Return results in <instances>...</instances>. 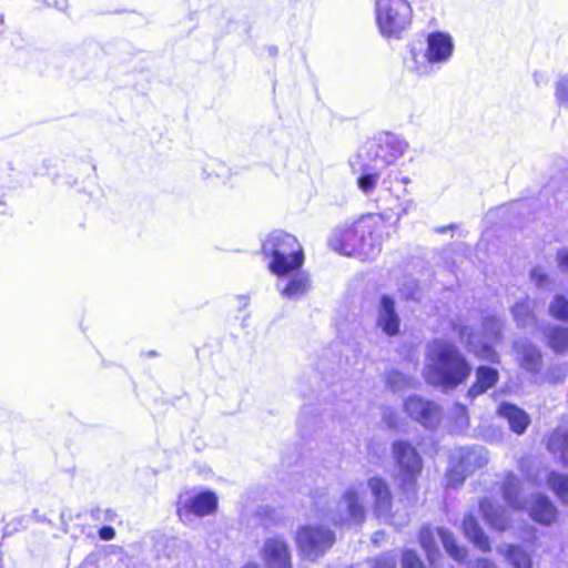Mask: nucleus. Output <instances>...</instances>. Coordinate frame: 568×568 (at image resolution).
Segmentation results:
<instances>
[{
  "label": "nucleus",
  "mask_w": 568,
  "mask_h": 568,
  "mask_svg": "<svg viewBox=\"0 0 568 568\" xmlns=\"http://www.w3.org/2000/svg\"><path fill=\"white\" fill-rule=\"evenodd\" d=\"M367 488L374 500L375 516L384 523L397 525L390 514L393 498L388 484L381 477H372L367 481Z\"/></svg>",
  "instance_id": "13"
},
{
  "label": "nucleus",
  "mask_w": 568,
  "mask_h": 568,
  "mask_svg": "<svg viewBox=\"0 0 568 568\" xmlns=\"http://www.w3.org/2000/svg\"><path fill=\"white\" fill-rule=\"evenodd\" d=\"M497 552L513 568H532L534 566L531 554L520 545L504 542L497 547Z\"/></svg>",
  "instance_id": "21"
},
{
  "label": "nucleus",
  "mask_w": 568,
  "mask_h": 568,
  "mask_svg": "<svg viewBox=\"0 0 568 568\" xmlns=\"http://www.w3.org/2000/svg\"><path fill=\"white\" fill-rule=\"evenodd\" d=\"M390 220L392 214L387 212L363 215L352 224L336 227L328 245L346 256L373 260L379 254L383 241L389 236Z\"/></svg>",
  "instance_id": "2"
},
{
  "label": "nucleus",
  "mask_w": 568,
  "mask_h": 568,
  "mask_svg": "<svg viewBox=\"0 0 568 568\" xmlns=\"http://www.w3.org/2000/svg\"><path fill=\"white\" fill-rule=\"evenodd\" d=\"M115 536V530L111 526H103L99 530V537L102 540H112Z\"/></svg>",
  "instance_id": "43"
},
{
  "label": "nucleus",
  "mask_w": 568,
  "mask_h": 568,
  "mask_svg": "<svg viewBox=\"0 0 568 568\" xmlns=\"http://www.w3.org/2000/svg\"><path fill=\"white\" fill-rule=\"evenodd\" d=\"M387 385L394 390L399 392L413 386V378L398 371H392L387 375Z\"/></svg>",
  "instance_id": "32"
},
{
  "label": "nucleus",
  "mask_w": 568,
  "mask_h": 568,
  "mask_svg": "<svg viewBox=\"0 0 568 568\" xmlns=\"http://www.w3.org/2000/svg\"><path fill=\"white\" fill-rule=\"evenodd\" d=\"M217 507V497L212 491H201L192 496H181L178 515L181 520H191V516L203 517L212 514Z\"/></svg>",
  "instance_id": "12"
},
{
  "label": "nucleus",
  "mask_w": 568,
  "mask_h": 568,
  "mask_svg": "<svg viewBox=\"0 0 568 568\" xmlns=\"http://www.w3.org/2000/svg\"><path fill=\"white\" fill-rule=\"evenodd\" d=\"M547 486L564 505L568 506V475L550 471L547 476Z\"/></svg>",
  "instance_id": "29"
},
{
  "label": "nucleus",
  "mask_w": 568,
  "mask_h": 568,
  "mask_svg": "<svg viewBox=\"0 0 568 568\" xmlns=\"http://www.w3.org/2000/svg\"><path fill=\"white\" fill-rule=\"evenodd\" d=\"M549 347L556 353L568 349V328L559 325L548 326L544 331Z\"/></svg>",
  "instance_id": "27"
},
{
  "label": "nucleus",
  "mask_w": 568,
  "mask_h": 568,
  "mask_svg": "<svg viewBox=\"0 0 568 568\" xmlns=\"http://www.w3.org/2000/svg\"><path fill=\"white\" fill-rule=\"evenodd\" d=\"M475 377V383L467 392V397L471 400L493 388L498 382L499 374L496 368L480 365L476 368Z\"/></svg>",
  "instance_id": "19"
},
{
  "label": "nucleus",
  "mask_w": 568,
  "mask_h": 568,
  "mask_svg": "<svg viewBox=\"0 0 568 568\" xmlns=\"http://www.w3.org/2000/svg\"><path fill=\"white\" fill-rule=\"evenodd\" d=\"M400 295L406 300H417L418 298V285L414 278H405L399 287Z\"/></svg>",
  "instance_id": "36"
},
{
  "label": "nucleus",
  "mask_w": 568,
  "mask_h": 568,
  "mask_svg": "<svg viewBox=\"0 0 568 568\" xmlns=\"http://www.w3.org/2000/svg\"><path fill=\"white\" fill-rule=\"evenodd\" d=\"M365 494L366 487L364 484L349 486L337 503L336 510H329L324 517H327L336 526L346 524L361 525L366 516Z\"/></svg>",
  "instance_id": "9"
},
{
  "label": "nucleus",
  "mask_w": 568,
  "mask_h": 568,
  "mask_svg": "<svg viewBox=\"0 0 568 568\" xmlns=\"http://www.w3.org/2000/svg\"><path fill=\"white\" fill-rule=\"evenodd\" d=\"M237 301H239V306L241 308H244L248 305V297L247 296H244V295H241V296H237Z\"/></svg>",
  "instance_id": "44"
},
{
  "label": "nucleus",
  "mask_w": 568,
  "mask_h": 568,
  "mask_svg": "<svg viewBox=\"0 0 568 568\" xmlns=\"http://www.w3.org/2000/svg\"><path fill=\"white\" fill-rule=\"evenodd\" d=\"M498 414L508 422L510 429L518 435L524 434L530 423L527 413L510 403H503L498 407Z\"/></svg>",
  "instance_id": "22"
},
{
  "label": "nucleus",
  "mask_w": 568,
  "mask_h": 568,
  "mask_svg": "<svg viewBox=\"0 0 568 568\" xmlns=\"http://www.w3.org/2000/svg\"><path fill=\"white\" fill-rule=\"evenodd\" d=\"M419 542L424 548L427 558L432 565L440 557V552L435 542L434 531L429 527H423L419 532Z\"/></svg>",
  "instance_id": "30"
},
{
  "label": "nucleus",
  "mask_w": 568,
  "mask_h": 568,
  "mask_svg": "<svg viewBox=\"0 0 568 568\" xmlns=\"http://www.w3.org/2000/svg\"><path fill=\"white\" fill-rule=\"evenodd\" d=\"M397 559L393 554H384L376 560L375 568H396Z\"/></svg>",
  "instance_id": "39"
},
{
  "label": "nucleus",
  "mask_w": 568,
  "mask_h": 568,
  "mask_svg": "<svg viewBox=\"0 0 568 568\" xmlns=\"http://www.w3.org/2000/svg\"><path fill=\"white\" fill-rule=\"evenodd\" d=\"M549 312L555 318L568 322V300L556 295L549 305Z\"/></svg>",
  "instance_id": "33"
},
{
  "label": "nucleus",
  "mask_w": 568,
  "mask_h": 568,
  "mask_svg": "<svg viewBox=\"0 0 568 568\" xmlns=\"http://www.w3.org/2000/svg\"><path fill=\"white\" fill-rule=\"evenodd\" d=\"M383 419L389 428H398L399 427L397 415L390 408H386L384 410Z\"/></svg>",
  "instance_id": "40"
},
{
  "label": "nucleus",
  "mask_w": 568,
  "mask_h": 568,
  "mask_svg": "<svg viewBox=\"0 0 568 568\" xmlns=\"http://www.w3.org/2000/svg\"><path fill=\"white\" fill-rule=\"evenodd\" d=\"M393 455L399 489L405 499L412 501L417 495V478L423 469L422 458L409 443L403 440L393 444Z\"/></svg>",
  "instance_id": "7"
},
{
  "label": "nucleus",
  "mask_w": 568,
  "mask_h": 568,
  "mask_svg": "<svg viewBox=\"0 0 568 568\" xmlns=\"http://www.w3.org/2000/svg\"><path fill=\"white\" fill-rule=\"evenodd\" d=\"M530 278L538 287L548 288L550 285L548 275L540 267H534L531 270Z\"/></svg>",
  "instance_id": "38"
},
{
  "label": "nucleus",
  "mask_w": 568,
  "mask_h": 568,
  "mask_svg": "<svg viewBox=\"0 0 568 568\" xmlns=\"http://www.w3.org/2000/svg\"><path fill=\"white\" fill-rule=\"evenodd\" d=\"M555 98L559 106L568 108V75H561L556 82Z\"/></svg>",
  "instance_id": "34"
},
{
  "label": "nucleus",
  "mask_w": 568,
  "mask_h": 568,
  "mask_svg": "<svg viewBox=\"0 0 568 568\" xmlns=\"http://www.w3.org/2000/svg\"><path fill=\"white\" fill-rule=\"evenodd\" d=\"M480 511L484 519L490 525L491 528L504 531L509 526V517L507 511L498 504L489 498H484L479 504Z\"/></svg>",
  "instance_id": "20"
},
{
  "label": "nucleus",
  "mask_w": 568,
  "mask_h": 568,
  "mask_svg": "<svg viewBox=\"0 0 568 568\" xmlns=\"http://www.w3.org/2000/svg\"><path fill=\"white\" fill-rule=\"evenodd\" d=\"M243 568H260L258 565L256 564H247L245 567Z\"/></svg>",
  "instance_id": "45"
},
{
  "label": "nucleus",
  "mask_w": 568,
  "mask_h": 568,
  "mask_svg": "<svg viewBox=\"0 0 568 568\" xmlns=\"http://www.w3.org/2000/svg\"><path fill=\"white\" fill-rule=\"evenodd\" d=\"M413 9L408 0H375V21L381 36L399 40L412 23Z\"/></svg>",
  "instance_id": "6"
},
{
  "label": "nucleus",
  "mask_w": 568,
  "mask_h": 568,
  "mask_svg": "<svg viewBox=\"0 0 568 568\" xmlns=\"http://www.w3.org/2000/svg\"><path fill=\"white\" fill-rule=\"evenodd\" d=\"M335 542V534L322 526L306 525L296 534V544L304 558L316 560Z\"/></svg>",
  "instance_id": "11"
},
{
  "label": "nucleus",
  "mask_w": 568,
  "mask_h": 568,
  "mask_svg": "<svg viewBox=\"0 0 568 568\" xmlns=\"http://www.w3.org/2000/svg\"><path fill=\"white\" fill-rule=\"evenodd\" d=\"M487 462V452L481 446L456 449L450 457L446 474L447 485L454 487L462 485L469 474L484 467Z\"/></svg>",
  "instance_id": "10"
},
{
  "label": "nucleus",
  "mask_w": 568,
  "mask_h": 568,
  "mask_svg": "<svg viewBox=\"0 0 568 568\" xmlns=\"http://www.w3.org/2000/svg\"><path fill=\"white\" fill-rule=\"evenodd\" d=\"M409 149V143L400 135L382 132L367 141L357 153L349 159L353 174L357 175L356 185L366 196L372 199L378 184L386 192L397 210L395 222L406 215L415 202L408 197L407 186L412 179L402 170L392 168Z\"/></svg>",
  "instance_id": "1"
},
{
  "label": "nucleus",
  "mask_w": 568,
  "mask_h": 568,
  "mask_svg": "<svg viewBox=\"0 0 568 568\" xmlns=\"http://www.w3.org/2000/svg\"><path fill=\"white\" fill-rule=\"evenodd\" d=\"M515 348L520 356V365L527 372L537 374L540 371L541 367V353L540 351L525 342V341H517L515 342Z\"/></svg>",
  "instance_id": "23"
},
{
  "label": "nucleus",
  "mask_w": 568,
  "mask_h": 568,
  "mask_svg": "<svg viewBox=\"0 0 568 568\" xmlns=\"http://www.w3.org/2000/svg\"><path fill=\"white\" fill-rule=\"evenodd\" d=\"M463 529L466 538L484 552L490 551V540L473 515L465 516Z\"/></svg>",
  "instance_id": "24"
},
{
  "label": "nucleus",
  "mask_w": 568,
  "mask_h": 568,
  "mask_svg": "<svg viewBox=\"0 0 568 568\" xmlns=\"http://www.w3.org/2000/svg\"><path fill=\"white\" fill-rule=\"evenodd\" d=\"M527 507L530 518L540 525L550 526L557 520L558 509L546 495H532Z\"/></svg>",
  "instance_id": "17"
},
{
  "label": "nucleus",
  "mask_w": 568,
  "mask_h": 568,
  "mask_svg": "<svg viewBox=\"0 0 568 568\" xmlns=\"http://www.w3.org/2000/svg\"><path fill=\"white\" fill-rule=\"evenodd\" d=\"M400 320L395 310L394 298L389 295H382L377 308V326L388 336L399 332Z\"/></svg>",
  "instance_id": "18"
},
{
  "label": "nucleus",
  "mask_w": 568,
  "mask_h": 568,
  "mask_svg": "<svg viewBox=\"0 0 568 568\" xmlns=\"http://www.w3.org/2000/svg\"><path fill=\"white\" fill-rule=\"evenodd\" d=\"M382 201H383V197H382V196H381V197H376V199H375V202L377 203V205H378V206H382V205H381V202H382Z\"/></svg>",
  "instance_id": "46"
},
{
  "label": "nucleus",
  "mask_w": 568,
  "mask_h": 568,
  "mask_svg": "<svg viewBox=\"0 0 568 568\" xmlns=\"http://www.w3.org/2000/svg\"><path fill=\"white\" fill-rule=\"evenodd\" d=\"M406 413L427 428H433L439 423V407L430 400L418 396H410L405 400Z\"/></svg>",
  "instance_id": "14"
},
{
  "label": "nucleus",
  "mask_w": 568,
  "mask_h": 568,
  "mask_svg": "<svg viewBox=\"0 0 568 568\" xmlns=\"http://www.w3.org/2000/svg\"><path fill=\"white\" fill-rule=\"evenodd\" d=\"M437 535L446 552L456 561L462 562L467 557V550L456 544V540L447 529L437 528Z\"/></svg>",
  "instance_id": "28"
},
{
  "label": "nucleus",
  "mask_w": 568,
  "mask_h": 568,
  "mask_svg": "<svg viewBox=\"0 0 568 568\" xmlns=\"http://www.w3.org/2000/svg\"><path fill=\"white\" fill-rule=\"evenodd\" d=\"M567 373L568 366L566 364H556L548 368L546 379L551 384H557L564 381Z\"/></svg>",
  "instance_id": "35"
},
{
  "label": "nucleus",
  "mask_w": 568,
  "mask_h": 568,
  "mask_svg": "<svg viewBox=\"0 0 568 568\" xmlns=\"http://www.w3.org/2000/svg\"><path fill=\"white\" fill-rule=\"evenodd\" d=\"M557 264L562 273L568 274V248H561L557 253Z\"/></svg>",
  "instance_id": "41"
},
{
  "label": "nucleus",
  "mask_w": 568,
  "mask_h": 568,
  "mask_svg": "<svg viewBox=\"0 0 568 568\" xmlns=\"http://www.w3.org/2000/svg\"><path fill=\"white\" fill-rule=\"evenodd\" d=\"M471 367L456 345L443 339L433 341L427 347L425 379L433 386L453 389L470 375Z\"/></svg>",
  "instance_id": "3"
},
{
  "label": "nucleus",
  "mask_w": 568,
  "mask_h": 568,
  "mask_svg": "<svg viewBox=\"0 0 568 568\" xmlns=\"http://www.w3.org/2000/svg\"><path fill=\"white\" fill-rule=\"evenodd\" d=\"M468 568H496V565L487 558H478Z\"/></svg>",
  "instance_id": "42"
},
{
  "label": "nucleus",
  "mask_w": 568,
  "mask_h": 568,
  "mask_svg": "<svg viewBox=\"0 0 568 568\" xmlns=\"http://www.w3.org/2000/svg\"><path fill=\"white\" fill-rule=\"evenodd\" d=\"M403 568H424L417 554L413 550H405L402 555Z\"/></svg>",
  "instance_id": "37"
},
{
  "label": "nucleus",
  "mask_w": 568,
  "mask_h": 568,
  "mask_svg": "<svg viewBox=\"0 0 568 568\" xmlns=\"http://www.w3.org/2000/svg\"><path fill=\"white\" fill-rule=\"evenodd\" d=\"M453 37L443 31L429 32L426 37L425 52L410 50L412 64L409 69L418 75H430L448 63L454 54Z\"/></svg>",
  "instance_id": "5"
},
{
  "label": "nucleus",
  "mask_w": 568,
  "mask_h": 568,
  "mask_svg": "<svg viewBox=\"0 0 568 568\" xmlns=\"http://www.w3.org/2000/svg\"><path fill=\"white\" fill-rule=\"evenodd\" d=\"M503 496L505 501L514 509L526 507L525 500L520 496V480L514 474H507L503 483Z\"/></svg>",
  "instance_id": "25"
},
{
  "label": "nucleus",
  "mask_w": 568,
  "mask_h": 568,
  "mask_svg": "<svg viewBox=\"0 0 568 568\" xmlns=\"http://www.w3.org/2000/svg\"><path fill=\"white\" fill-rule=\"evenodd\" d=\"M547 448L568 465V430L562 427L555 429L548 438Z\"/></svg>",
  "instance_id": "26"
},
{
  "label": "nucleus",
  "mask_w": 568,
  "mask_h": 568,
  "mask_svg": "<svg viewBox=\"0 0 568 568\" xmlns=\"http://www.w3.org/2000/svg\"><path fill=\"white\" fill-rule=\"evenodd\" d=\"M282 297L296 301L304 297L311 288L310 276L300 270L278 276L276 284Z\"/></svg>",
  "instance_id": "15"
},
{
  "label": "nucleus",
  "mask_w": 568,
  "mask_h": 568,
  "mask_svg": "<svg viewBox=\"0 0 568 568\" xmlns=\"http://www.w3.org/2000/svg\"><path fill=\"white\" fill-rule=\"evenodd\" d=\"M511 311L514 318L519 326L525 327L534 322L531 302L528 298L517 302L513 306Z\"/></svg>",
  "instance_id": "31"
},
{
  "label": "nucleus",
  "mask_w": 568,
  "mask_h": 568,
  "mask_svg": "<svg viewBox=\"0 0 568 568\" xmlns=\"http://www.w3.org/2000/svg\"><path fill=\"white\" fill-rule=\"evenodd\" d=\"M262 558L268 568H291V552L281 537L267 538L262 548Z\"/></svg>",
  "instance_id": "16"
},
{
  "label": "nucleus",
  "mask_w": 568,
  "mask_h": 568,
  "mask_svg": "<svg viewBox=\"0 0 568 568\" xmlns=\"http://www.w3.org/2000/svg\"><path fill=\"white\" fill-rule=\"evenodd\" d=\"M262 253L270 260V271L277 276L297 271L304 263L303 248L297 239L283 231L267 235L262 244Z\"/></svg>",
  "instance_id": "4"
},
{
  "label": "nucleus",
  "mask_w": 568,
  "mask_h": 568,
  "mask_svg": "<svg viewBox=\"0 0 568 568\" xmlns=\"http://www.w3.org/2000/svg\"><path fill=\"white\" fill-rule=\"evenodd\" d=\"M481 327V336L469 332L466 326L459 327V338L466 343L467 349L478 358L491 363L498 362V354L493 344L500 339L501 322L497 317L488 316L483 320Z\"/></svg>",
  "instance_id": "8"
}]
</instances>
